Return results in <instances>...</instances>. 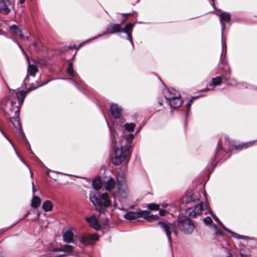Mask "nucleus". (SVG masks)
Listing matches in <instances>:
<instances>
[{"label": "nucleus", "instance_id": "obj_1", "mask_svg": "<svg viewBox=\"0 0 257 257\" xmlns=\"http://www.w3.org/2000/svg\"><path fill=\"white\" fill-rule=\"evenodd\" d=\"M111 134V141L114 150V155L112 158V163L116 166L120 165L128 156L131 144L134 138L132 134L124 136L121 135V138L118 137V134L115 130L110 128Z\"/></svg>", "mask_w": 257, "mask_h": 257}, {"label": "nucleus", "instance_id": "obj_2", "mask_svg": "<svg viewBox=\"0 0 257 257\" xmlns=\"http://www.w3.org/2000/svg\"><path fill=\"white\" fill-rule=\"evenodd\" d=\"M89 199L96 207H99L101 209L108 207L111 204V202L108 198V195L106 193L100 194L97 192H91L89 194Z\"/></svg>", "mask_w": 257, "mask_h": 257}, {"label": "nucleus", "instance_id": "obj_3", "mask_svg": "<svg viewBox=\"0 0 257 257\" xmlns=\"http://www.w3.org/2000/svg\"><path fill=\"white\" fill-rule=\"evenodd\" d=\"M202 211H205V213H208V211H211V209L207 202H200L199 204L194 206L193 208H188L186 213L189 217H195L197 215L200 214Z\"/></svg>", "mask_w": 257, "mask_h": 257}, {"label": "nucleus", "instance_id": "obj_4", "mask_svg": "<svg viewBox=\"0 0 257 257\" xmlns=\"http://www.w3.org/2000/svg\"><path fill=\"white\" fill-rule=\"evenodd\" d=\"M178 227L180 230L185 234H191L195 229V224L189 218L179 219Z\"/></svg>", "mask_w": 257, "mask_h": 257}, {"label": "nucleus", "instance_id": "obj_5", "mask_svg": "<svg viewBox=\"0 0 257 257\" xmlns=\"http://www.w3.org/2000/svg\"><path fill=\"white\" fill-rule=\"evenodd\" d=\"M158 224L165 232L168 240L169 243H171L172 232H173L176 236L177 235V231L175 225L170 222L163 221H159Z\"/></svg>", "mask_w": 257, "mask_h": 257}, {"label": "nucleus", "instance_id": "obj_6", "mask_svg": "<svg viewBox=\"0 0 257 257\" xmlns=\"http://www.w3.org/2000/svg\"><path fill=\"white\" fill-rule=\"evenodd\" d=\"M128 189L126 184H120L117 185L115 191L111 192V195L114 198H117L119 201L126 198L128 195Z\"/></svg>", "mask_w": 257, "mask_h": 257}, {"label": "nucleus", "instance_id": "obj_7", "mask_svg": "<svg viewBox=\"0 0 257 257\" xmlns=\"http://www.w3.org/2000/svg\"><path fill=\"white\" fill-rule=\"evenodd\" d=\"M122 29L121 27V24H112L109 25L108 26L107 28L106 32H103L102 34H99L97 37H94L91 39H88L86 41L84 42L83 43L80 44L79 46V47H81L84 44H87L94 40H95L97 38L101 37L102 35H105L106 33L109 34L115 33L122 31Z\"/></svg>", "mask_w": 257, "mask_h": 257}, {"label": "nucleus", "instance_id": "obj_8", "mask_svg": "<svg viewBox=\"0 0 257 257\" xmlns=\"http://www.w3.org/2000/svg\"><path fill=\"white\" fill-rule=\"evenodd\" d=\"M149 213V211L148 210H142L139 211L135 212H128L124 214V217L128 220H132L135 218H137L142 217L144 214H147Z\"/></svg>", "mask_w": 257, "mask_h": 257}, {"label": "nucleus", "instance_id": "obj_9", "mask_svg": "<svg viewBox=\"0 0 257 257\" xmlns=\"http://www.w3.org/2000/svg\"><path fill=\"white\" fill-rule=\"evenodd\" d=\"M48 83V81L47 82H46L45 83H43L41 85H40L37 87H34V88H30L29 90H28L27 91H25V90H20V91H17L16 92V96H17V97L19 100V104L20 105H22L24 102V99L25 98V97L26 96V95H27V94L31 90H34L36 88H37V87L40 86H42L45 84H47Z\"/></svg>", "mask_w": 257, "mask_h": 257}, {"label": "nucleus", "instance_id": "obj_10", "mask_svg": "<svg viewBox=\"0 0 257 257\" xmlns=\"http://www.w3.org/2000/svg\"><path fill=\"white\" fill-rule=\"evenodd\" d=\"M11 4L9 0H0V13L7 15L10 11Z\"/></svg>", "mask_w": 257, "mask_h": 257}, {"label": "nucleus", "instance_id": "obj_11", "mask_svg": "<svg viewBox=\"0 0 257 257\" xmlns=\"http://www.w3.org/2000/svg\"><path fill=\"white\" fill-rule=\"evenodd\" d=\"M74 234L72 229H69L63 233V238L64 242L67 243H74L73 237Z\"/></svg>", "mask_w": 257, "mask_h": 257}, {"label": "nucleus", "instance_id": "obj_12", "mask_svg": "<svg viewBox=\"0 0 257 257\" xmlns=\"http://www.w3.org/2000/svg\"><path fill=\"white\" fill-rule=\"evenodd\" d=\"M112 115L115 118H119L121 115V107L116 103H111L110 108Z\"/></svg>", "mask_w": 257, "mask_h": 257}, {"label": "nucleus", "instance_id": "obj_13", "mask_svg": "<svg viewBox=\"0 0 257 257\" xmlns=\"http://www.w3.org/2000/svg\"><path fill=\"white\" fill-rule=\"evenodd\" d=\"M86 220L89 224L91 227L96 230H99L100 229V225L98 222L96 217L94 215H92L90 217H86Z\"/></svg>", "mask_w": 257, "mask_h": 257}, {"label": "nucleus", "instance_id": "obj_14", "mask_svg": "<svg viewBox=\"0 0 257 257\" xmlns=\"http://www.w3.org/2000/svg\"><path fill=\"white\" fill-rule=\"evenodd\" d=\"M164 93L165 97L169 100L173 98H176L180 97V93L173 88L167 89Z\"/></svg>", "mask_w": 257, "mask_h": 257}, {"label": "nucleus", "instance_id": "obj_15", "mask_svg": "<svg viewBox=\"0 0 257 257\" xmlns=\"http://www.w3.org/2000/svg\"><path fill=\"white\" fill-rule=\"evenodd\" d=\"M220 16V21L221 24V31L222 34L223 33V31L225 29V22H228L230 20V16L229 14L226 13H221L219 15Z\"/></svg>", "mask_w": 257, "mask_h": 257}, {"label": "nucleus", "instance_id": "obj_16", "mask_svg": "<svg viewBox=\"0 0 257 257\" xmlns=\"http://www.w3.org/2000/svg\"><path fill=\"white\" fill-rule=\"evenodd\" d=\"M74 247L70 245H64L61 246V247H58L55 248V251H63L67 253L72 252L74 250Z\"/></svg>", "mask_w": 257, "mask_h": 257}, {"label": "nucleus", "instance_id": "obj_17", "mask_svg": "<svg viewBox=\"0 0 257 257\" xmlns=\"http://www.w3.org/2000/svg\"><path fill=\"white\" fill-rule=\"evenodd\" d=\"M182 102L180 97L169 100L170 106L174 108L180 106L182 104Z\"/></svg>", "mask_w": 257, "mask_h": 257}, {"label": "nucleus", "instance_id": "obj_18", "mask_svg": "<svg viewBox=\"0 0 257 257\" xmlns=\"http://www.w3.org/2000/svg\"><path fill=\"white\" fill-rule=\"evenodd\" d=\"M115 185V181L113 179L110 178L105 184V188L106 190L112 192V189L114 188Z\"/></svg>", "mask_w": 257, "mask_h": 257}, {"label": "nucleus", "instance_id": "obj_19", "mask_svg": "<svg viewBox=\"0 0 257 257\" xmlns=\"http://www.w3.org/2000/svg\"><path fill=\"white\" fill-rule=\"evenodd\" d=\"M223 77L221 76H217L215 78H212L210 83V86L212 88L221 84L222 80Z\"/></svg>", "mask_w": 257, "mask_h": 257}, {"label": "nucleus", "instance_id": "obj_20", "mask_svg": "<svg viewBox=\"0 0 257 257\" xmlns=\"http://www.w3.org/2000/svg\"><path fill=\"white\" fill-rule=\"evenodd\" d=\"M117 185L120 184H126L125 181V176L123 172L119 171L117 173L116 175Z\"/></svg>", "mask_w": 257, "mask_h": 257}, {"label": "nucleus", "instance_id": "obj_21", "mask_svg": "<svg viewBox=\"0 0 257 257\" xmlns=\"http://www.w3.org/2000/svg\"><path fill=\"white\" fill-rule=\"evenodd\" d=\"M92 186L94 189L99 190L102 187L101 179L99 177L95 178L92 181Z\"/></svg>", "mask_w": 257, "mask_h": 257}, {"label": "nucleus", "instance_id": "obj_22", "mask_svg": "<svg viewBox=\"0 0 257 257\" xmlns=\"http://www.w3.org/2000/svg\"><path fill=\"white\" fill-rule=\"evenodd\" d=\"M38 71L37 66L35 65L29 64L28 68V75L34 77Z\"/></svg>", "mask_w": 257, "mask_h": 257}, {"label": "nucleus", "instance_id": "obj_23", "mask_svg": "<svg viewBox=\"0 0 257 257\" xmlns=\"http://www.w3.org/2000/svg\"><path fill=\"white\" fill-rule=\"evenodd\" d=\"M222 227L227 232H228L229 234H230L231 235V236L234 238H236L238 239H245L246 238H247L246 236L238 234L231 231L230 230H229L228 228L224 227L223 225H222Z\"/></svg>", "mask_w": 257, "mask_h": 257}, {"label": "nucleus", "instance_id": "obj_24", "mask_svg": "<svg viewBox=\"0 0 257 257\" xmlns=\"http://www.w3.org/2000/svg\"><path fill=\"white\" fill-rule=\"evenodd\" d=\"M10 30L13 35L19 36L22 33L21 30L15 25H13L10 27Z\"/></svg>", "mask_w": 257, "mask_h": 257}, {"label": "nucleus", "instance_id": "obj_25", "mask_svg": "<svg viewBox=\"0 0 257 257\" xmlns=\"http://www.w3.org/2000/svg\"><path fill=\"white\" fill-rule=\"evenodd\" d=\"M41 203V199L39 197L34 196L32 202L31 206L32 207L36 208L39 206Z\"/></svg>", "mask_w": 257, "mask_h": 257}, {"label": "nucleus", "instance_id": "obj_26", "mask_svg": "<svg viewBox=\"0 0 257 257\" xmlns=\"http://www.w3.org/2000/svg\"><path fill=\"white\" fill-rule=\"evenodd\" d=\"M43 209L45 211H49L51 210L53 208V205L50 201H46L43 203Z\"/></svg>", "mask_w": 257, "mask_h": 257}, {"label": "nucleus", "instance_id": "obj_27", "mask_svg": "<svg viewBox=\"0 0 257 257\" xmlns=\"http://www.w3.org/2000/svg\"><path fill=\"white\" fill-rule=\"evenodd\" d=\"M136 124L134 123H126L124 125V128L127 132H131L134 130Z\"/></svg>", "mask_w": 257, "mask_h": 257}, {"label": "nucleus", "instance_id": "obj_28", "mask_svg": "<svg viewBox=\"0 0 257 257\" xmlns=\"http://www.w3.org/2000/svg\"><path fill=\"white\" fill-rule=\"evenodd\" d=\"M67 73L71 76L75 77V74L74 72L73 68V64L72 62H70L68 64V68L67 69Z\"/></svg>", "mask_w": 257, "mask_h": 257}, {"label": "nucleus", "instance_id": "obj_29", "mask_svg": "<svg viewBox=\"0 0 257 257\" xmlns=\"http://www.w3.org/2000/svg\"><path fill=\"white\" fill-rule=\"evenodd\" d=\"M252 145V142H248L238 146H235L234 148L236 150H241L246 149Z\"/></svg>", "mask_w": 257, "mask_h": 257}, {"label": "nucleus", "instance_id": "obj_30", "mask_svg": "<svg viewBox=\"0 0 257 257\" xmlns=\"http://www.w3.org/2000/svg\"><path fill=\"white\" fill-rule=\"evenodd\" d=\"M90 238L88 235H83L81 237L80 241L85 245H88L89 243Z\"/></svg>", "mask_w": 257, "mask_h": 257}, {"label": "nucleus", "instance_id": "obj_31", "mask_svg": "<svg viewBox=\"0 0 257 257\" xmlns=\"http://www.w3.org/2000/svg\"><path fill=\"white\" fill-rule=\"evenodd\" d=\"M149 214L150 212L147 214H144V215L143 216L144 217L145 219H146L147 221H151L152 220H155L157 218V215H149Z\"/></svg>", "mask_w": 257, "mask_h": 257}, {"label": "nucleus", "instance_id": "obj_32", "mask_svg": "<svg viewBox=\"0 0 257 257\" xmlns=\"http://www.w3.org/2000/svg\"><path fill=\"white\" fill-rule=\"evenodd\" d=\"M57 251H55V248H54L53 250L51 251L49 253L50 257H63L66 255L65 254H57L56 252Z\"/></svg>", "mask_w": 257, "mask_h": 257}, {"label": "nucleus", "instance_id": "obj_33", "mask_svg": "<svg viewBox=\"0 0 257 257\" xmlns=\"http://www.w3.org/2000/svg\"><path fill=\"white\" fill-rule=\"evenodd\" d=\"M11 121L15 128H20V121L17 118L12 119Z\"/></svg>", "mask_w": 257, "mask_h": 257}, {"label": "nucleus", "instance_id": "obj_34", "mask_svg": "<svg viewBox=\"0 0 257 257\" xmlns=\"http://www.w3.org/2000/svg\"><path fill=\"white\" fill-rule=\"evenodd\" d=\"M148 208L152 210H158L159 209V206L156 204H150L148 205Z\"/></svg>", "mask_w": 257, "mask_h": 257}, {"label": "nucleus", "instance_id": "obj_35", "mask_svg": "<svg viewBox=\"0 0 257 257\" xmlns=\"http://www.w3.org/2000/svg\"><path fill=\"white\" fill-rule=\"evenodd\" d=\"M122 32H123L125 33L127 35V39L129 40V41L131 42V43L133 45V41L132 39L131 38V32L127 31V30H123L122 29Z\"/></svg>", "mask_w": 257, "mask_h": 257}, {"label": "nucleus", "instance_id": "obj_36", "mask_svg": "<svg viewBox=\"0 0 257 257\" xmlns=\"http://www.w3.org/2000/svg\"><path fill=\"white\" fill-rule=\"evenodd\" d=\"M211 227H212V228H213L214 231H215V233L216 234H217V235H221L222 234V232H221V231L220 230H219L217 226L215 224H213L212 225Z\"/></svg>", "mask_w": 257, "mask_h": 257}, {"label": "nucleus", "instance_id": "obj_37", "mask_svg": "<svg viewBox=\"0 0 257 257\" xmlns=\"http://www.w3.org/2000/svg\"><path fill=\"white\" fill-rule=\"evenodd\" d=\"M188 201H195L196 200H199V198L197 197L195 194L190 195L188 197Z\"/></svg>", "mask_w": 257, "mask_h": 257}, {"label": "nucleus", "instance_id": "obj_38", "mask_svg": "<svg viewBox=\"0 0 257 257\" xmlns=\"http://www.w3.org/2000/svg\"><path fill=\"white\" fill-rule=\"evenodd\" d=\"M203 221L206 225H209L212 222V220L210 217H206L204 218Z\"/></svg>", "mask_w": 257, "mask_h": 257}, {"label": "nucleus", "instance_id": "obj_39", "mask_svg": "<svg viewBox=\"0 0 257 257\" xmlns=\"http://www.w3.org/2000/svg\"><path fill=\"white\" fill-rule=\"evenodd\" d=\"M133 28V24L132 23H128L126 25L124 29L123 30H127L128 31L131 32Z\"/></svg>", "mask_w": 257, "mask_h": 257}, {"label": "nucleus", "instance_id": "obj_40", "mask_svg": "<svg viewBox=\"0 0 257 257\" xmlns=\"http://www.w3.org/2000/svg\"><path fill=\"white\" fill-rule=\"evenodd\" d=\"M208 213H210L211 215V216L213 217V219L217 221L220 224L222 225L221 222L219 220V219L218 218V217L213 213V212L211 210V211H208Z\"/></svg>", "mask_w": 257, "mask_h": 257}, {"label": "nucleus", "instance_id": "obj_41", "mask_svg": "<svg viewBox=\"0 0 257 257\" xmlns=\"http://www.w3.org/2000/svg\"><path fill=\"white\" fill-rule=\"evenodd\" d=\"M89 236L90 240H97L98 238V236L96 233L89 235Z\"/></svg>", "mask_w": 257, "mask_h": 257}, {"label": "nucleus", "instance_id": "obj_42", "mask_svg": "<svg viewBox=\"0 0 257 257\" xmlns=\"http://www.w3.org/2000/svg\"><path fill=\"white\" fill-rule=\"evenodd\" d=\"M197 97H198V96H195V97H193V98H192V99L190 100L187 102V104H186V107H187V109H189L190 108V107H191V104H192V102L193 100L194 99H195V98H197Z\"/></svg>", "mask_w": 257, "mask_h": 257}, {"label": "nucleus", "instance_id": "obj_43", "mask_svg": "<svg viewBox=\"0 0 257 257\" xmlns=\"http://www.w3.org/2000/svg\"><path fill=\"white\" fill-rule=\"evenodd\" d=\"M19 36L24 41H26L29 39L28 37L24 36L22 33L20 34Z\"/></svg>", "mask_w": 257, "mask_h": 257}, {"label": "nucleus", "instance_id": "obj_44", "mask_svg": "<svg viewBox=\"0 0 257 257\" xmlns=\"http://www.w3.org/2000/svg\"><path fill=\"white\" fill-rule=\"evenodd\" d=\"M71 83H72L75 87H78V84L75 82V81H74V80L72 79H68Z\"/></svg>", "mask_w": 257, "mask_h": 257}, {"label": "nucleus", "instance_id": "obj_45", "mask_svg": "<svg viewBox=\"0 0 257 257\" xmlns=\"http://www.w3.org/2000/svg\"><path fill=\"white\" fill-rule=\"evenodd\" d=\"M166 212L167 211L165 210H161L159 211V214L161 216H164L166 214Z\"/></svg>", "mask_w": 257, "mask_h": 257}, {"label": "nucleus", "instance_id": "obj_46", "mask_svg": "<svg viewBox=\"0 0 257 257\" xmlns=\"http://www.w3.org/2000/svg\"><path fill=\"white\" fill-rule=\"evenodd\" d=\"M230 84L232 85H237V82L235 79H231V81Z\"/></svg>", "mask_w": 257, "mask_h": 257}, {"label": "nucleus", "instance_id": "obj_47", "mask_svg": "<svg viewBox=\"0 0 257 257\" xmlns=\"http://www.w3.org/2000/svg\"><path fill=\"white\" fill-rule=\"evenodd\" d=\"M33 45H34V46L35 47H36H36H37V46H38V43H37V42H34V43H33Z\"/></svg>", "mask_w": 257, "mask_h": 257}, {"label": "nucleus", "instance_id": "obj_48", "mask_svg": "<svg viewBox=\"0 0 257 257\" xmlns=\"http://www.w3.org/2000/svg\"><path fill=\"white\" fill-rule=\"evenodd\" d=\"M241 257H247L246 254H244L243 253H241Z\"/></svg>", "mask_w": 257, "mask_h": 257}, {"label": "nucleus", "instance_id": "obj_49", "mask_svg": "<svg viewBox=\"0 0 257 257\" xmlns=\"http://www.w3.org/2000/svg\"><path fill=\"white\" fill-rule=\"evenodd\" d=\"M25 0H20V2L21 4H23L25 2Z\"/></svg>", "mask_w": 257, "mask_h": 257}, {"label": "nucleus", "instance_id": "obj_50", "mask_svg": "<svg viewBox=\"0 0 257 257\" xmlns=\"http://www.w3.org/2000/svg\"><path fill=\"white\" fill-rule=\"evenodd\" d=\"M167 206V204H163V207H166Z\"/></svg>", "mask_w": 257, "mask_h": 257}, {"label": "nucleus", "instance_id": "obj_51", "mask_svg": "<svg viewBox=\"0 0 257 257\" xmlns=\"http://www.w3.org/2000/svg\"><path fill=\"white\" fill-rule=\"evenodd\" d=\"M6 138H7V140H9V141L11 143V144L12 145L13 147H14V146L12 144V142L10 141V140H9V138H8L7 137H6Z\"/></svg>", "mask_w": 257, "mask_h": 257}, {"label": "nucleus", "instance_id": "obj_52", "mask_svg": "<svg viewBox=\"0 0 257 257\" xmlns=\"http://www.w3.org/2000/svg\"><path fill=\"white\" fill-rule=\"evenodd\" d=\"M19 158H20L19 156ZM20 160H21V161H22V162H23V160H22V159H21V158H20Z\"/></svg>", "mask_w": 257, "mask_h": 257}, {"label": "nucleus", "instance_id": "obj_53", "mask_svg": "<svg viewBox=\"0 0 257 257\" xmlns=\"http://www.w3.org/2000/svg\"><path fill=\"white\" fill-rule=\"evenodd\" d=\"M34 192H35L34 189V188H33V193H34Z\"/></svg>", "mask_w": 257, "mask_h": 257}, {"label": "nucleus", "instance_id": "obj_54", "mask_svg": "<svg viewBox=\"0 0 257 257\" xmlns=\"http://www.w3.org/2000/svg\"><path fill=\"white\" fill-rule=\"evenodd\" d=\"M130 15V14H126L125 15H126V16H129Z\"/></svg>", "mask_w": 257, "mask_h": 257}, {"label": "nucleus", "instance_id": "obj_55", "mask_svg": "<svg viewBox=\"0 0 257 257\" xmlns=\"http://www.w3.org/2000/svg\"><path fill=\"white\" fill-rule=\"evenodd\" d=\"M114 206L115 207V206H116V204L115 203H114Z\"/></svg>", "mask_w": 257, "mask_h": 257}, {"label": "nucleus", "instance_id": "obj_56", "mask_svg": "<svg viewBox=\"0 0 257 257\" xmlns=\"http://www.w3.org/2000/svg\"><path fill=\"white\" fill-rule=\"evenodd\" d=\"M76 53L74 54V56H73V57H74V56H75Z\"/></svg>", "mask_w": 257, "mask_h": 257}, {"label": "nucleus", "instance_id": "obj_57", "mask_svg": "<svg viewBox=\"0 0 257 257\" xmlns=\"http://www.w3.org/2000/svg\"><path fill=\"white\" fill-rule=\"evenodd\" d=\"M76 53L74 54V56H73V57H74V56H75Z\"/></svg>", "mask_w": 257, "mask_h": 257}, {"label": "nucleus", "instance_id": "obj_58", "mask_svg": "<svg viewBox=\"0 0 257 257\" xmlns=\"http://www.w3.org/2000/svg\"><path fill=\"white\" fill-rule=\"evenodd\" d=\"M159 103H160V104H162V102H159Z\"/></svg>", "mask_w": 257, "mask_h": 257}, {"label": "nucleus", "instance_id": "obj_59", "mask_svg": "<svg viewBox=\"0 0 257 257\" xmlns=\"http://www.w3.org/2000/svg\"><path fill=\"white\" fill-rule=\"evenodd\" d=\"M2 33V32H1V31L0 30V34H1Z\"/></svg>", "mask_w": 257, "mask_h": 257}, {"label": "nucleus", "instance_id": "obj_60", "mask_svg": "<svg viewBox=\"0 0 257 257\" xmlns=\"http://www.w3.org/2000/svg\"><path fill=\"white\" fill-rule=\"evenodd\" d=\"M204 195H205V198H206V195L205 193H204Z\"/></svg>", "mask_w": 257, "mask_h": 257}]
</instances>
